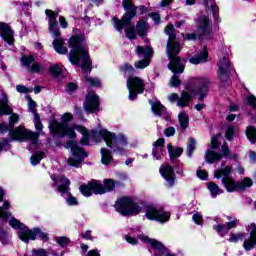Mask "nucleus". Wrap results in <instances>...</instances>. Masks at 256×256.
<instances>
[{"mask_svg": "<svg viewBox=\"0 0 256 256\" xmlns=\"http://www.w3.org/2000/svg\"><path fill=\"white\" fill-rule=\"evenodd\" d=\"M73 119V114L64 113L61 117V122L56 119H52L49 121V129L50 133L53 137H59L63 139V137H69V139H75L77 137V133H81L82 138L80 140L82 145H89V137H95V132L92 131L89 134V130L85 126L77 125V124H69Z\"/></svg>", "mask_w": 256, "mask_h": 256, "instance_id": "obj_1", "label": "nucleus"}, {"mask_svg": "<svg viewBox=\"0 0 256 256\" xmlns=\"http://www.w3.org/2000/svg\"><path fill=\"white\" fill-rule=\"evenodd\" d=\"M210 81L207 78H198L186 86V89L181 92L180 96L177 93L168 95L170 103H176L177 107H189L193 95H198L199 101H203L209 92Z\"/></svg>", "mask_w": 256, "mask_h": 256, "instance_id": "obj_2", "label": "nucleus"}, {"mask_svg": "<svg viewBox=\"0 0 256 256\" xmlns=\"http://www.w3.org/2000/svg\"><path fill=\"white\" fill-rule=\"evenodd\" d=\"M68 45L72 49L68 55L72 65H80L83 71H91V58H89V48H87L85 38L72 36L68 40Z\"/></svg>", "mask_w": 256, "mask_h": 256, "instance_id": "obj_3", "label": "nucleus"}, {"mask_svg": "<svg viewBox=\"0 0 256 256\" xmlns=\"http://www.w3.org/2000/svg\"><path fill=\"white\" fill-rule=\"evenodd\" d=\"M165 33L168 35L167 43V57L170 59L168 68L172 73H183L185 71V60H181L177 54L181 51V46L177 40H175V27L173 24H169L165 28Z\"/></svg>", "mask_w": 256, "mask_h": 256, "instance_id": "obj_4", "label": "nucleus"}, {"mask_svg": "<svg viewBox=\"0 0 256 256\" xmlns=\"http://www.w3.org/2000/svg\"><path fill=\"white\" fill-rule=\"evenodd\" d=\"M10 227L12 229L18 230V237L23 243H29V241H35L37 238L42 241H47L49 239V235L39 228H34L33 230H29L23 223H21L16 218H12L9 221Z\"/></svg>", "mask_w": 256, "mask_h": 256, "instance_id": "obj_5", "label": "nucleus"}, {"mask_svg": "<svg viewBox=\"0 0 256 256\" xmlns=\"http://www.w3.org/2000/svg\"><path fill=\"white\" fill-rule=\"evenodd\" d=\"M247 234L243 232L231 233L228 241L230 243H239L243 242V249L245 251H251L256 247V224L251 223L246 225Z\"/></svg>", "mask_w": 256, "mask_h": 256, "instance_id": "obj_6", "label": "nucleus"}, {"mask_svg": "<svg viewBox=\"0 0 256 256\" xmlns=\"http://www.w3.org/2000/svg\"><path fill=\"white\" fill-rule=\"evenodd\" d=\"M99 135L104 139L107 147L113 149L114 153L118 155H123L125 153V149L123 147H127V137L123 134L115 135L105 129L100 130Z\"/></svg>", "mask_w": 256, "mask_h": 256, "instance_id": "obj_7", "label": "nucleus"}, {"mask_svg": "<svg viewBox=\"0 0 256 256\" xmlns=\"http://www.w3.org/2000/svg\"><path fill=\"white\" fill-rule=\"evenodd\" d=\"M52 181H54L55 185H58V191L61 193V196L65 199L66 204L69 207H77L79 205V200L69 192V186L71 185V181L65 178V176L51 175Z\"/></svg>", "mask_w": 256, "mask_h": 256, "instance_id": "obj_8", "label": "nucleus"}, {"mask_svg": "<svg viewBox=\"0 0 256 256\" xmlns=\"http://www.w3.org/2000/svg\"><path fill=\"white\" fill-rule=\"evenodd\" d=\"M122 5L126 11L122 19L119 20L116 17L112 18L114 27L119 33H123V27H129L131 25V20L133 19V17L137 15V7L133 5V1L124 0Z\"/></svg>", "mask_w": 256, "mask_h": 256, "instance_id": "obj_9", "label": "nucleus"}, {"mask_svg": "<svg viewBox=\"0 0 256 256\" xmlns=\"http://www.w3.org/2000/svg\"><path fill=\"white\" fill-rule=\"evenodd\" d=\"M232 171V166L221 167L214 171L215 179H222V184L228 193L239 191V182H236L235 179L231 177Z\"/></svg>", "mask_w": 256, "mask_h": 256, "instance_id": "obj_10", "label": "nucleus"}, {"mask_svg": "<svg viewBox=\"0 0 256 256\" xmlns=\"http://www.w3.org/2000/svg\"><path fill=\"white\" fill-rule=\"evenodd\" d=\"M115 209L120 215L124 216L141 213V206L127 196L118 199L115 203Z\"/></svg>", "mask_w": 256, "mask_h": 256, "instance_id": "obj_11", "label": "nucleus"}, {"mask_svg": "<svg viewBox=\"0 0 256 256\" xmlns=\"http://www.w3.org/2000/svg\"><path fill=\"white\" fill-rule=\"evenodd\" d=\"M138 239H140L142 243H145L148 248L157 251V253H155L153 256H175V254H173L171 250L165 247L161 241L149 238V236L145 234H139Z\"/></svg>", "mask_w": 256, "mask_h": 256, "instance_id": "obj_12", "label": "nucleus"}, {"mask_svg": "<svg viewBox=\"0 0 256 256\" xmlns=\"http://www.w3.org/2000/svg\"><path fill=\"white\" fill-rule=\"evenodd\" d=\"M9 135L14 141H30L33 145H37V141H39V133L31 132L23 126L10 131Z\"/></svg>", "mask_w": 256, "mask_h": 256, "instance_id": "obj_13", "label": "nucleus"}, {"mask_svg": "<svg viewBox=\"0 0 256 256\" xmlns=\"http://www.w3.org/2000/svg\"><path fill=\"white\" fill-rule=\"evenodd\" d=\"M129 91V100L135 101L137 95L145 91V80L137 76L129 77L126 82Z\"/></svg>", "mask_w": 256, "mask_h": 256, "instance_id": "obj_14", "label": "nucleus"}, {"mask_svg": "<svg viewBox=\"0 0 256 256\" xmlns=\"http://www.w3.org/2000/svg\"><path fill=\"white\" fill-rule=\"evenodd\" d=\"M145 216L149 221H158L159 223H167L171 214L161 208L155 206H146Z\"/></svg>", "mask_w": 256, "mask_h": 256, "instance_id": "obj_15", "label": "nucleus"}, {"mask_svg": "<svg viewBox=\"0 0 256 256\" xmlns=\"http://www.w3.org/2000/svg\"><path fill=\"white\" fill-rule=\"evenodd\" d=\"M67 148L72 151V157L68 159V165L71 167H79L83 162V159L87 157V153H85L83 149L79 148V146H77L73 141L67 143Z\"/></svg>", "mask_w": 256, "mask_h": 256, "instance_id": "obj_16", "label": "nucleus"}, {"mask_svg": "<svg viewBox=\"0 0 256 256\" xmlns=\"http://www.w3.org/2000/svg\"><path fill=\"white\" fill-rule=\"evenodd\" d=\"M102 184L100 181L92 180L91 187L94 189L95 195H105L115 189V187L121 185L119 182L113 181V179H105Z\"/></svg>", "mask_w": 256, "mask_h": 256, "instance_id": "obj_17", "label": "nucleus"}, {"mask_svg": "<svg viewBox=\"0 0 256 256\" xmlns=\"http://www.w3.org/2000/svg\"><path fill=\"white\" fill-rule=\"evenodd\" d=\"M45 15L48 19L49 24V32L52 37H60L61 30L57 27V18L59 17V13L54 12L53 10L46 9Z\"/></svg>", "mask_w": 256, "mask_h": 256, "instance_id": "obj_18", "label": "nucleus"}, {"mask_svg": "<svg viewBox=\"0 0 256 256\" xmlns=\"http://www.w3.org/2000/svg\"><path fill=\"white\" fill-rule=\"evenodd\" d=\"M86 113H97L99 111V96L95 92H88L84 102Z\"/></svg>", "mask_w": 256, "mask_h": 256, "instance_id": "obj_19", "label": "nucleus"}, {"mask_svg": "<svg viewBox=\"0 0 256 256\" xmlns=\"http://www.w3.org/2000/svg\"><path fill=\"white\" fill-rule=\"evenodd\" d=\"M230 155L231 152L229 151V147H227V143H224V145L222 146V155L213 150H207L205 152V161L206 163L213 164L217 161L222 160L223 157H229Z\"/></svg>", "mask_w": 256, "mask_h": 256, "instance_id": "obj_20", "label": "nucleus"}, {"mask_svg": "<svg viewBox=\"0 0 256 256\" xmlns=\"http://www.w3.org/2000/svg\"><path fill=\"white\" fill-rule=\"evenodd\" d=\"M196 28L200 35H209L212 31V22L208 16L200 15L196 19Z\"/></svg>", "mask_w": 256, "mask_h": 256, "instance_id": "obj_21", "label": "nucleus"}, {"mask_svg": "<svg viewBox=\"0 0 256 256\" xmlns=\"http://www.w3.org/2000/svg\"><path fill=\"white\" fill-rule=\"evenodd\" d=\"M231 71V62L229 56H223L218 62V77L220 81H225Z\"/></svg>", "mask_w": 256, "mask_h": 256, "instance_id": "obj_22", "label": "nucleus"}, {"mask_svg": "<svg viewBox=\"0 0 256 256\" xmlns=\"http://www.w3.org/2000/svg\"><path fill=\"white\" fill-rule=\"evenodd\" d=\"M160 173L166 181L167 187H173L175 185V171L169 164H163L160 167Z\"/></svg>", "mask_w": 256, "mask_h": 256, "instance_id": "obj_23", "label": "nucleus"}, {"mask_svg": "<svg viewBox=\"0 0 256 256\" xmlns=\"http://www.w3.org/2000/svg\"><path fill=\"white\" fill-rule=\"evenodd\" d=\"M0 37H2L3 41L8 43V45H13L15 41L11 26L5 22H0Z\"/></svg>", "mask_w": 256, "mask_h": 256, "instance_id": "obj_24", "label": "nucleus"}, {"mask_svg": "<svg viewBox=\"0 0 256 256\" xmlns=\"http://www.w3.org/2000/svg\"><path fill=\"white\" fill-rule=\"evenodd\" d=\"M237 225H239V220L234 219L233 221L226 223V225L216 224L213 226V229L220 233L221 237H225V235H227L231 229H235Z\"/></svg>", "mask_w": 256, "mask_h": 256, "instance_id": "obj_25", "label": "nucleus"}, {"mask_svg": "<svg viewBox=\"0 0 256 256\" xmlns=\"http://www.w3.org/2000/svg\"><path fill=\"white\" fill-rule=\"evenodd\" d=\"M137 57L140 59H151L153 57V49L150 46H137L135 49Z\"/></svg>", "mask_w": 256, "mask_h": 256, "instance_id": "obj_26", "label": "nucleus"}, {"mask_svg": "<svg viewBox=\"0 0 256 256\" xmlns=\"http://www.w3.org/2000/svg\"><path fill=\"white\" fill-rule=\"evenodd\" d=\"M53 47L56 53L59 55H67V47H65V39L61 38V36L53 37Z\"/></svg>", "mask_w": 256, "mask_h": 256, "instance_id": "obj_27", "label": "nucleus"}, {"mask_svg": "<svg viewBox=\"0 0 256 256\" xmlns=\"http://www.w3.org/2000/svg\"><path fill=\"white\" fill-rule=\"evenodd\" d=\"M209 57V52H207V48H203L199 54L198 57H192L189 59V62L192 65H199L200 63H206L207 62V58Z\"/></svg>", "mask_w": 256, "mask_h": 256, "instance_id": "obj_28", "label": "nucleus"}, {"mask_svg": "<svg viewBox=\"0 0 256 256\" xmlns=\"http://www.w3.org/2000/svg\"><path fill=\"white\" fill-rule=\"evenodd\" d=\"M13 113V109L9 106V100L7 99V95L3 94L2 99L0 100V116L1 115H11Z\"/></svg>", "mask_w": 256, "mask_h": 256, "instance_id": "obj_29", "label": "nucleus"}, {"mask_svg": "<svg viewBox=\"0 0 256 256\" xmlns=\"http://www.w3.org/2000/svg\"><path fill=\"white\" fill-rule=\"evenodd\" d=\"M136 31L139 37H145L149 31V24L145 20H140L136 24Z\"/></svg>", "mask_w": 256, "mask_h": 256, "instance_id": "obj_30", "label": "nucleus"}, {"mask_svg": "<svg viewBox=\"0 0 256 256\" xmlns=\"http://www.w3.org/2000/svg\"><path fill=\"white\" fill-rule=\"evenodd\" d=\"M170 161H173V159H177L183 155V148L178 147V148H173V145L168 144L167 145Z\"/></svg>", "mask_w": 256, "mask_h": 256, "instance_id": "obj_31", "label": "nucleus"}, {"mask_svg": "<svg viewBox=\"0 0 256 256\" xmlns=\"http://www.w3.org/2000/svg\"><path fill=\"white\" fill-rule=\"evenodd\" d=\"M151 103V109L154 113V115H167V110L164 108V106L161 104V102L156 101Z\"/></svg>", "mask_w": 256, "mask_h": 256, "instance_id": "obj_32", "label": "nucleus"}, {"mask_svg": "<svg viewBox=\"0 0 256 256\" xmlns=\"http://www.w3.org/2000/svg\"><path fill=\"white\" fill-rule=\"evenodd\" d=\"M178 121H179V125H180L181 129H183V131H185V129H187V127H189V114H187V112H185V111H181L178 114Z\"/></svg>", "mask_w": 256, "mask_h": 256, "instance_id": "obj_33", "label": "nucleus"}, {"mask_svg": "<svg viewBox=\"0 0 256 256\" xmlns=\"http://www.w3.org/2000/svg\"><path fill=\"white\" fill-rule=\"evenodd\" d=\"M10 207L11 203L5 200L3 207L0 206V219H9V217H11V213L7 211Z\"/></svg>", "mask_w": 256, "mask_h": 256, "instance_id": "obj_34", "label": "nucleus"}, {"mask_svg": "<svg viewBox=\"0 0 256 256\" xmlns=\"http://www.w3.org/2000/svg\"><path fill=\"white\" fill-rule=\"evenodd\" d=\"M93 181L89 182L88 185H82L80 186V192L84 197H91L93 193L95 194V189L91 186Z\"/></svg>", "mask_w": 256, "mask_h": 256, "instance_id": "obj_35", "label": "nucleus"}, {"mask_svg": "<svg viewBox=\"0 0 256 256\" xmlns=\"http://www.w3.org/2000/svg\"><path fill=\"white\" fill-rule=\"evenodd\" d=\"M101 155V162L103 165H109L111 161H113V156H111V152H109L107 149L102 148Z\"/></svg>", "mask_w": 256, "mask_h": 256, "instance_id": "obj_36", "label": "nucleus"}, {"mask_svg": "<svg viewBox=\"0 0 256 256\" xmlns=\"http://www.w3.org/2000/svg\"><path fill=\"white\" fill-rule=\"evenodd\" d=\"M27 71L29 73L42 74V73H45V67L41 66V64H39L37 62H33L32 65L27 68Z\"/></svg>", "mask_w": 256, "mask_h": 256, "instance_id": "obj_37", "label": "nucleus"}, {"mask_svg": "<svg viewBox=\"0 0 256 256\" xmlns=\"http://www.w3.org/2000/svg\"><path fill=\"white\" fill-rule=\"evenodd\" d=\"M249 187H253V180L249 177H246L241 182H238V191H243Z\"/></svg>", "mask_w": 256, "mask_h": 256, "instance_id": "obj_38", "label": "nucleus"}, {"mask_svg": "<svg viewBox=\"0 0 256 256\" xmlns=\"http://www.w3.org/2000/svg\"><path fill=\"white\" fill-rule=\"evenodd\" d=\"M152 155L156 161H161L165 155V149H163V147H154L152 150Z\"/></svg>", "mask_w": 256, "mask_h": 256, "instance_id": "obj_39", "label": "nucleus"}, {"mask_svg": "<svg viewBox=\"0 0 256 256\" xmlns=\"http://www.w3.org/2000/svg\"><path fill=\"white\" fill-rule=\"evenodd\" d=\"M151 64V58H143L134 63L136 69H146Z\"/></svg>", "mask_w": 256, "mask_h": 256, "instance_id": "obj_40", "label": "nucleus"}, {"mask_svg": "<svg viewBox=\"0 0 256 256\" xmlns=\"http://www.w3.org/2000/svg\"><path fill=\"white\" fill-rule=\"evenodd\" d=\"M208 189L212 197H217V195H221V193H223V190H221L219 186L213 182L208 184Z\"/></svg>", "mask_w": 256, "mask_h": 256, "instance_id": "obj_41", "label": "nucleus"}, {"mask_svg": "<svg viewBox=\"0 0 256 256\" xmlns=\"http://www.w3.org/2000/svg\"><path fill=\"white\" fill-rule=\"evenodd\" d=\"M120 71L122 75L127 77V75H132V73H135V68H133L131 64L125 63L120 67Z\"/></svg>", "mask_w": 256, "mask_h": 256, "instance_id": "obj_42", "label": "nucleus"}, {"mask_svg": "<svg viewBox=\"0 0 256 256\" xmlns=\"http://www.w3.org/2000/svg\"><path fill=\"white\" fill-rule=\"evenodd\" d=\"M246 136L248 137L250 143H255V141H256V129H255V127L249 126L246 129Z\"/></svg>", "mask_w": 256, "mask_h": 256, "instance_id": "obj_43", "label": "nucleus"}, {"mask_svg": "<svg viewBox=\"0 0 256 256\" xmlns=\"http://www.w3.org/2000/svg\"><path fill=\"white\" fill-rule=\"evenodd\" d=\"M197 143L195 142V139L190 138L188 140V145H187V150H186V155L187 157H191L193 155V151H195Z\"/></svg>", "mask_w": 256, "mask_h": 256, "instance_id": "obj_44", "label": "nucleus"}, {"mask_svg": "<svg viewBox=\"0 0 256 256\" xmlns=\"http://www.w3.org/2000/svg\"><path fill=\"white\" fill-rule=\"evenodd\" d=\"M85 82L90 87H101V81L98 78H93V77L86 76L85 77Z\"/></svg>", "mask_w": 256, "mask_h": 256, "instance_id": "obj_45", "label": "nucleus"}, {"mask_svg": "<svg viewBox=\"0 0 256 256\" xmlns=\"http://www.w3.org/2000/svg\"><path fill=\"white\" fill-rule=\"evenodd\" d=\"M45 157V154L43 152H36L32 157L30 158L32 165H37L41 162V159Z\"/></svg>", "mask_w": 256, "mask_h": 256, "instance_id": "obj_46", "label": "nucleus"}, {"mask_svg": "<svg viewBox=\"0 0 256 256\" xmlns=\"http://www.w3.org/2000/svg\"><path fill=\"white\" fill-rule=\"evenodd\" d=\"M34 62H35V58H33V56H23L21 58L22 65L24 67H27V69H29V67H31Z\"/></svg>", "mask_w": 256, "mask_h": 256, "instance_id": "obj_47", "label": "nucleus"}, {"mask_svg": "<svg viewBox=\"0 0 256 256\" xmlns=\"http://www.w3.org/2000/svg\"><path fill=\"white\" fill-rule=\"evenodd\" d=\"M61 71H63V68H61V66H59V64H53L50 68H49V72L51 73V75H53L54 77H59L61 75Z\"/></svg>", "mask_w": 256, "mask_h": 256, "instance_id": "obj_48", "label": "nucleus"}, {"mask_svg": "<svg viewBox=\"0 0 256 256\" xmlns=\"http://www.w3.org/2000/svg\"><path fill=\"white\" fill-rule=\"evenodd\" d=\"M207 7L208 9H211L212 13H213V16L214 17H217L218 13H219V7L217 6V4L215 3L214 0H210L208 3H207Z\"/></svg>", "mask_w": 256, "mask_h": 256, "instance_id": "obj_49", "label": "nucleus"}, {"mask_svg": "<svg viewBox=\"0 0 256 256\" xmlns=\"http://www.w3.org/2000/svg\"><path fill=\"white\" fill-rule=\"evenodd\" d=\"M235 133H237L235 126H228L225 134L226 139H228V141H231V139L235 137Z\"/></svg>", "mask_w": 256, "mask_h": 256, "instance_id": "obj_50", "label": "nucleus"}, {"mask_svg": "<svg viewBox=\"0 0 256 256\" xmlns=\"http://www.w3.org/2000/svg\"><path fill=\"white\" fill-rule=\"evenodd\" d=\"M126 37L128 39H135L137 37V33L135 32V26H129L125 29Z\"/></svg>", "mask_w": 256, "mask_h": 256, "instance_id": "obj_51", "label": "nucleus"}, {"mask_svg": "<svg viewBox=\"0 0 256 256\" xmlns=\"http://www.w3.org/2000/svg\"><path fill=\"white\" fill-rule=\"evenodd\" d=\"M192 220L196 225H203V215L199 212H194Z\"/></svg>", "mask_w": 256, "mask_h": 256, "instance_id": "obj_52", "label": "nucleus"}, {"mask_svg": "<svg viewBox=\"0 0 256 256\" xmlns=\"http://www.w3.org/2000/svg\"><path fill=\"white\" fill-rule=\"evenodd\" d=\"M37 103H35V101H33V99L29 98L28 100V109L30 111V113H33L34 117L35 115H37Z\"/></svg>", "mask_w": 256, "mask_h": 256, "instance_id": "obj_53", "label": "nucleus"}, {"mask_svg": "<svg viewBox=\"0 0 256 256\" xmlns=\"http://www.w3.org/2000/svg\"><path fill=\"white\" fill-rule=\"evenodd\" d=\"M34 125L37 131H43V123H41V118L39 114H35L34 116Z\"/></svg>", "mask_w": 256, "mask_h": 256, "instance_id": "obj_54", "label": "nucleus"}, {"mask_svg": "<svg viewBox=\"0 0 256 256\" xmlns=\"http://www.w3.org/2000/svg\"><path fill=\"white\" fill-rule=\"evenodd\" d=\"M56 243H58V245H60L61 247H67L70 241H69V238L62 236V237L56 238Z\"/></svg>", "mask_w": 256, "mask_h": 256, "instance_id": "obj_55", "label": "nucleus"}, {"mask_svg": "<svg viewBox=\"0 0 256 256\" xmlns=\"http://www.w3.org/2000/svg\"><path fill=\"white\" fill-rule=\"evenodd\" d=\"M169 85L170 87H179L181 85V80H179V76L177 75L172 76V78L170 79Z\"/></svg>", "mask_w": 256, "mask_h": 256, "instance_id": "obj_56", "label": "nucleus"}, {"mask_svg": "<svg viewBox=\"0 0 256 256\" xmlns=\"http://www.w3.org/2000/svg\"><path fill=\"white\" fill-rule=\"evenodd\" d=\"M219 137H221V134L211 138V149H217V147H219Z\"/></svg>", "mask_w": 256, "mask_h": 256, "instance_id": "obj_57", "label": "nucleus"}, {"mask_svg": "<svg viewBox=\"0 0 256 256\" xmlns=\"http://www.w3.org/2000/svg\"><path fill=\"white\" fill-rule=\"evenodd\" d=\"M246 103H247V105H250V107L255 109V107H256V98H255V96L254 95H249L246 98Z\"/></svg>", "mask_w": 256, "mask_h": 256, "instance_id": "obj_58", "label": "nucleus"}, {"mask_svg": "<svg viewBox=\"0 0 256 256\" xmlns=\"http://www.w3.org/2000/svg\"><path fill=\"white\" fill-rule=\"evenodd\" d=\"M9 123H10V127H15V124L16 123H19V115L17 114H12L10 117H9Z\"/></svg>", "mask_w": 256, "mask_h": 256, "instance_id": "obj_59", "label": "nucleus"}, {"mask_svg": "<svg viewBox=\"0 0 256 256\" xmlns=\"http://www.w3.org/2000/svg\"><path fill=\"white\" fill-rule=\"evenodd\" d=\"M0 241L2 245H9V236L7 235L6 232L0 233Z\"/></svg>", "mask_w": 256, "mask_h": 256, "instance_id": "obj_60", "label": "nucleus"}, {"mask_svg": "<svg viewBox=\"0 0 256 256\" xmlns=\"http://www.w3.org/2000/svg\"><path fill=\"white\" fill-rule=\"evenodd\" d=\"M175 127H168L164 130L165 137H173L175 135Z\"/></svg>", "mask_w": 256, "mask_h": 256, "instance_id": "obj_61", "label": "nucleus"}, {"mask_svg": "<svg viewBox=\"0 0 256 256\" xmlns=\"http://www.w3.org/2000/svg\"><path fill=\"white\" fill-rule=\"evenodd\" d=\"M16 90L18 93H31V91H33V89H29L23 85H17Z\"/></svg>", "mask_w": 256, "mask_h": 256, "instance_id": "obj_62", "label": "nucleus"}, {"mask_svg": "<svg viewBox=\"0 0 256 256\" xmlns=\"http://www.w3.org/2000/svg\"><path fill=\"white\" fill-rule=\"evenodd\" d=\"M66 91L67 93H73L77 91V84L73 82L69 83L66 87Z\"/></svg>", "mask_w": 256, "mask_h": 256, "instance_id": "obj_63", "label": "nucleus"}, {"mask_svg": "<svg viewBox=\"0 0 256 256\" xmlns=\"http://www.w3.org/2000/svg\"><path fill=\"white\" fill-rule=\"evenodd\" d=\"M196 175L199 179H202V181H205V179H207V177H208L207 171H205V170H198Z\"/></svg>", "mask_w": 256, "mask_h": 256, "instance_id": "obj_64", "label": "nucleus"}]
</instances>
